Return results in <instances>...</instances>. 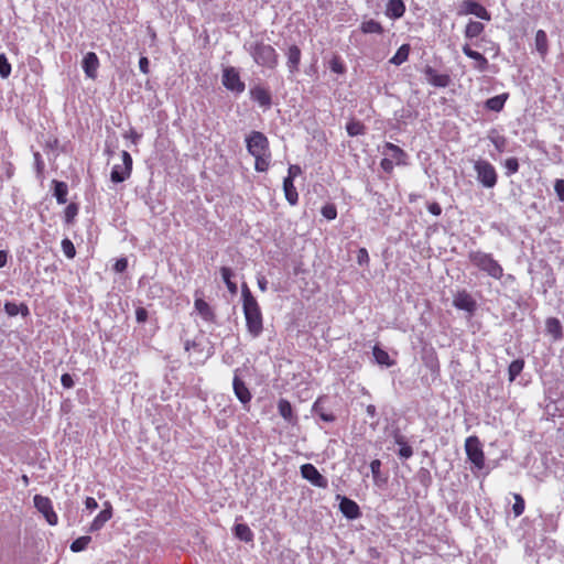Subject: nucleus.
<instances>
[{"instance_id":"nucleus-39","label":"nucleus","mask_w":564,"mask_h":564,"mask_svg":"<svg viewBox=\"0 0 564 564\" xmlns=\"http://www.w3.org/2000/svg\"><path fill=\"white\" fill-rule=\"evenodd\" d=\"M365 124L358 120H351L346 126V131L350 137H357L365 133Z\"/></svg>"},{"instance_id":"nucleus-28","label":"nucleus","mask_w":564,"mask_h":564,"mask_svg":"<svg viewBox=\"0 0 564 564\" xmlns=\"http://www.w3.org/2000/svg\"><path fill=\"white\" fill-rule=\"evenodd\" d=\"M234 534L237 539L243 542H252L253 541V532L251 529L245 523H238L234 527Z\"/></svg>"},{"instance_id":"nucleus-31","label":"nucleus","mask_w":564,"mask_h":564,"mask_svg":"<svg viewBox=\"0 0 564 564\" xmlns=\"http://www.w3.org/2000/svg\"><path fill=\"white\" fill-rule=\"evenodd\" d=\"M485 30V25L481 22L470 20L465 28V37L474 39L480 35Z\"/></svg>"},{"instance_id":"nucleus-47","label":"nucleus","mask_w":564,"mask_h":564,"mask_svg":"<svg viewBox=\"0 0 564 564\" xmlns=\"http://www.w3.org/2000/svg\"><path fill=\"white\" fill-rule=\"evenodd\" d=\"M62 249L65 256L69 259H73L76 254V250L73 242L67 238L62 240Z\"/></svg>"},{"instance_id":"nucleus-55","label":"nucleus","mask_w":564,"mask_h":564,"mask_svg":"<svg viewBox=\"0 0 564 564\" xmlns=\"http://www.w3.org/2000/svg\"><path fill=\"white\" fill-rule=\"evenodd\" d=\"M554 191L561 202H564V180H556Z\"/></svg>"},{"instance_id":"nucleus-45","label":"nucleus","mask_w":564,"mask_h":564,"mask_svg":"<svg viewBox=\"0 0 564 564\" xmlns=\"http://www.w3.org/2000/svg\"><path fill=\"white\" fill-rule=\"evenodd\" d=\"M33 156H34V166H35L36 175L39 178H42L43 173H44V167H45L44 161H43L40 152H34Z\"/></svg>"},{"instance_id":"nucleus-54","label":"nucleus","mask_w":564,"mask_h":564,"mask_svg":"<svg viewBox=\"0 0 564 564\" xmlns=\"http://www.w3.org/2000/svg\"><path fill=\"white\" fill-rule=\"evenodd\" d=\"M357 262L360 265L368 264L369 262V254L366 248H360L357 253Z\"/></svg>"},{"instance_id":"nucleus-40","label":"nucleus","mask_w":564,"mask_h":564,"mask_svg":"<svg viewBox=\"0 0 564 564\" xmlns=\"http://www.w3.org/2000/svg\"><path fill=\"white\" fill-rule=\"evenodd\" d=\"M524 367V360L523 359H516L513 360L508 368V375L509 380L513 381L523 370Z\"/></svg>"},{"instance_id":"nucleus-64","label":"nucleus","mask_w":564,"mask_h":564,"mask_svg":"<svg viewBox=\"0 0 564 564\" xmlns=\"http://www.w3.org/2000/svg\"><path fill=\"white\" fill-rule=\"evenodd\" d=\"M139 68H140V70H141L143 74H148V73H149V59H148V57L142 56V57L139 59Z\"/></svg>"},{"instance_id":"nucleus-15","label":"nucleus","mask_w":564,"mask_h":564,"mask_svg":"<svg viewBox=\"0 0 564 564\" xmlns=\"http://www.w3.org/2000/svg\"><path fill=\"white\" fill-rule=\"evenodd\" d=\"M286 66L291 75L295 74L300 69L302 52L295 44L291 45L286 53Z\"/></svg>"},{"instance_id":"nucleus-23","label":"nucleus","mask_w":564,"mask_h":564,"mask_svg":"<svg viewBox=\"0 0 564 564\" xmlns=\"http://www.w3.org/2000/svg\"><path fill=\"white\" fill-rule=\"evenodd\" d=\"M384 149L391 156V160L395 161L397 164H406L408 154L400 147L388 142L386 143Z\"/></svg>"},{"instance_id":"nucleus-53","label":"nucleus","mask_w":564,"mask_h":564,"mask_svg":"<svg viewBox=\"0 0 564 564\" xmlns=\"http://www.w3.org/2000/svg\"><path fill=\"white\" fill-rule=\"evenodd\" d=\"M417 478L420 482L423 484L424 486H429L431 482V474L426 468H421L417 471Z\"/></svg>"},{"instance_id":"nucleus-27","label":"nucleus","mask_w":564,"mask_h":564,"mask_svg":"<svg viewBox=\"0 0 564 564\" xmlns=\"http://www.w3.org/2000/svg\"><path fill=\"white\" fill-rule=\"evenodd\" d=\"M313 412L324 422H334L336 419L332 412L325 409L324 401L321 398L313 404Z\"/></svg>"},{"instance_id":"nucleus-51","label":"nucleus","mask_w":564,"mask_h":564,"mask_svg":"<svg viewBox=\"0 0 564 564\" xmlns=\"http://www.w3.org/2000/svg\"><path fill=\"white\" fill-rule=\"evenodd\" d=\"M329 67L334 73H337V74H343L346 70L344 64L341 63V61L338 57H334L330 61Z\"/></svg>"},{"instance_id":"nucleus-50","label":"nucleus","mask_w":564,"mask_h":564,"mask_svg":"<svg viewBox=\"0 0 564 564\" xmlns=\"http://www.w3.org/2000/svg\"><path fill=\"white\" fill-rule=\"evenodd\" d=\"M241 295H242V304H250L257 302L256 297L250 292L247 283H242L241 285Z\"/></svg>"},{"instance_id":"nucleus-24","label":"nucleus","mask_w":564,"mask_h":564,"mask_svg":"<svg viewBox=\"0 0 564 564\" xmlns=\"http://www.w3.org/2000/svg\"><path fill=\"white\" fill-rule=\"evenodd\" d=\"M112 516V509L109 503H107V508L101 510L98 516L94 519V521L90 524L89 531L95 532L100 530L105 523L111 518Z\"/></svg>"},{"instance_id":"nucleus-2","label":"nucleus","mask_w":564,"mask_h":564,"mask_svg":"<svg viewBox=\"0 0 564 564\" xmlns=\"http://www.w3.org/2000/svg\"><path fill=\"white\" fill-rule=\"evenodd\" d=\"M468 259L475 267L486 272L489 276L497 280L502 278L503 269L490 253H486L480 250L469 251Z\"/></svg>"},{"instance_id":"nucleus-9","label":"nucleus","mask_w":564,"mask_h":564,"mask_svg":"<svg viewBox=\"0 0 564 564\" xmlns=\"http://www.w3.org/2000/svg\"><path fill=\"white\" fill-rule=\"evenodd\" d=\"M34 507L39 512L43 514L48 524L55 525L57 524L58 518L55 511L53 510L52 501L50 498L35 495L33 498Z\"/></svg>"},{"instance_id":"nucleus-63","label":"nucleus","mask_w":564,"mask_h":564,"mask_svg":"<svg viewBox=\"0 0 564 564\" xmlns=\"http://www.w3.org/2000/svg\"><path fill=\"white\" fill-rule=\"evenodd\" d=\"M380 165L384 172L390 173L393 170V160L384 158Z\"/></svg>"},{"instance_id":"nucleus-57","label":"nucleus","mask_w":564,"mask_h":564,"mask_svg":"<svg viewBox=\"0 0 564 564\" xmlns=\"http://www.w3.org/2000/svg\"><path fill=\"white\" fill-rule=\"evenodd\" d=\"M135 318L138 323H145L148 319V311L144 307H138L135 311Z\"/></svg>"},{"instance_id":"nucleus-36","label":"nucleus","mask_w":564,"mask_h":564,"mask_svg":"<svg viewBox=\"0 0 564 564\" xmlns=\"http://www.w3.org/2000/svg\"><path fill=\"white\" fill-rule=\"evenodd\" d=\"M372 354H373L376 361L379 365L387 366V367H390L393 365V361L390 359L389 354L386 350H383L382 348H380L378 345H376L373 347Z\"/></svg>"},{"instance_id":"nucleus-35","label":"nucleus","mask_w":564,"mask_h":564,"mask_svg":"<svg viewBox=\"0 0 564 564\" xmlns=\"http://www.w3.org/2000/svg\"><path fill=\"white\" fill-rule=\"evenodd\" d=\"M4 311L9 316H15L19 313H21L23 316L29 315V307L25 304L18 305L13 302H6Z\"/></svg>"},{"instance_id":"nucleus-52","label":"nucleus","mask_w":564,"mask_h":564,"mask_svg":"<svg viewBox=\"0 0 564 564\" xmlns=\"http://www.w3.org/2000/svg\"><path fill=\"white\" fill-rule=\"evenodd\" d=\"M380 468H381V462L379 459H373L370 463L371 474H372L373 480L376 482H378L379 477H380Z\"/></svg>"},{"instance_id":"nucleus-30","label":"nucleus","mask_w":564,"mask_h":564,"mask_svg":"<svg viewBox=\"0 0 564 564\" xmlns=\"http://www.w3.org/2000/svg\"><path fill=\"white\" fill-rule=\"evenodd\" d=\"M508 99V94L498 95L486 100L485 107L488 110L499 112L503 109L505 102Z\"/></svg>"},{"instance_id":"nucleus-21","label":"nucleus","mask_w":564,"mask_h":564,"mask_svg":"<svg viewBox=\"0 0 564 564\" xmlns=\"http://www.w3.org/2000/svg\"><path fill=\"white\" fill-rule=\"evenodd\" d=\"M194 305H195V310L202 316L203 319H205L206 322H215L216 315H215L213 308L209 306V304L205 300L197 297L195 300Z\"/></svg>"},{"instance_id":"nucleus-62","label":"nucleus","mask_w":564,"mask_h":564,"mask_svg":"<svg viewBox=\"0 0 564 564\" xmlns=\"http://www.w3.org/2000/svg\"><path fill=\"white\" fill-rule=\"evenodd\" d=\"M393 438H394V443L400 446L405 445V443H408L405 436L402 435L399 430L393 431Z\"/></svg>"},{"instance_id":"nucleus-18","label":"nucleus","mask_w":564,"mask_h":564,"mask_svg":"<svg viewBox=\"0 0 564 564\" xmlns=\"http://www.w3.org/2000/svg\"><path fill=\"white\" fill-rule=\"evenodd\" d=\"M99 67V59L94 52L87 53L83 58V69L88 78L95 79L97 69Z\"/></svg>"},{"instance_id":"nucleus-13","label":"nucleus","mask_w":564,"mask_h":564,"mask_svg":"<svg viewBox=\"0 0 564 564\" xmlns=\"http://www.w3.org/2000/svg\"><path fill=\"white\" fill-rule=\"evenodd\" d=\"M453 304H454V306L456 308L463 310V311H466V312H469V313H473L476 310V307H477L476 301L465 290L458 292L454 296Z\"/></svg>"},{"instance_id":"nucleus-26","label":"nucleus","mask_w":564,"mask_h":564,"mask_svg":"<svg viewBox=\"0 0 564 564\" xmlns=\"http://www.w3.org/2000/svg\"><path fill=\"white\" fill-rule=\"evenodd\" d=\"M293 182L294 181H292L291 177H285L283 181V191H284L286 200L291 205H296V203L299 200V194H297V191H296Z\"/></svg>"},{"instance_id":"nucleus-1","label":"nucleus","mask_w":564,"mask_h":564,"mask_svg":"<svg viewBox=\"0 0 564 564\" xmlns=\"http://www.w3.org/2000/svg\"><path fill=\"white\" fill-rule=\"evenodd\" d=\"M243 48L250 54L253 62L268 69H275L279 65V54L276 50L265 43L263 40H256L249 43H245Z\"/></svg>"},{"instance_id":"nucleus-16","label":"nucleus","mask_w":564,"mask_h":564,"mask_svg":"<svg viewBox=\"0 0 564 564\" xmlns=\"http://www.w3.org/2000/svg\"><path fill=\"white\" fill-rule=\"evenodd\" d=\"M337 499L340 500L339 509L346 518L357 519L358 517H360V508L354 500L347 497H341L339 495L337 496Z\"/></svg>"},{"instance_id":"nucleus-14","label":"nucleus","mask_w":564,"mask_h":564,"mask_svg":"<svg viewBox=\"0 0 564 564\" xmlns=\"http://www.w3.org/2000/svg\"><path fill=\"white\" fill-rule=\"evenodd\" d=\"M250 98L264 108H270L272 105V97L270 91L260 85H257L250 89Z\"/></svg>"},{"instance_id":"nucleus-5","label":"nucleus","mask_w":564,"mask_h":564,"mask_svg":"<svg viewBox=\"0 0 564 564\" xmlns=\"http://www.w3.org/2000/svg\"><path fill=\"white\" fill-rule=\"evenodd\" d=\"M246 147L250 155H259L270 152L269 140L267 135L260 131H251L246 138Z\"/></svg>"},{"instance_id":"nucleus-42","label":"nucleus","mask_w":564,"mask_h":564,"mask_svg":"<svg viewBox=\"0 0 564 564\" xmlns=\"http://www.w3.org/2000/svg\"><path fill=\"white\" fill-rule=\"evenodd\" d=\"M519 161L517 158H509L505 161L506 175L510 176L519 171Z\"/></svg>"},{"instance_id":"nucleus-44","label":"nucleus","mask_w":564,"mask_h":564,"mask_svg":"<svg viewBox=\"0 0 564 564\" xmlns=\"http://www.w3.org/2000/svg\"><path fill=\"white\" fill-rule=\"evenodd\" d=\"M11 74V64L4 54H0V76L8 78Z\"/></svg>"},{"instance_id":"nucleus-25","label":"nucleus","mask_w":564,"mask_h":564,"mask_svg":"<svg viewBox=\"0 0 564 564\" xmlns=\"http://www.w3.org/2000/svg\"><path fill=\"white\" fill-rule=\"evenodd\" d=\"M53 194L58 204L63 205L67 202L68 186L65 182L53 180Z\"/></svg>"},{"instance_id":"nucleus-6","label":"nucleus","mask_w":564,"mask_h":564,"mask_svg":"<svg viewBox=\"0 0 564 564\" xmlns=\"http://www.w3.org/2000/svg\"><path fill=\"white\" fill-rule=\"evenodd\" d=\"M465 451L468 459L478 469H482L485 466V455L481 448V444L477 436H469L465 442Z\"/></svg>"},{"instance_id":"nucleus-33","label":"nucleus","mask_w":564,"mask_h":564,"mask_svg":"<svg viewBox=\"0 0 564 564\" xmlns=\"http://www.w3.org/2000/svg\"><path fill=\"white\" fill-rule=\"evenodd\" d=\"M220 273H221V278L228 289V291L231 293V294H236L237 291H238V286L237 284L231 280L232 276H234V272L230 268L228 267H221L220 269Z\"/></svg>"},{"instance_id":"nucleus-19","label":"nucleus","mask_w":564,"mask_h":564,"mask_svg":"<svg viewBox=\"0 0 564 564\" xmlns=\"http://www.w3.org/2000/svg\"><path fill=\"white\" fill-rule=\"evenodd\" d=\"M463 53L476 62L475 68L479 72H486L489 67L488 59L479 52L471 50L468 44L463 46Z\"/></svg>"},{"instance_id":"nucleus-22","label":"nucleus","mask_w":564,"mask_h":564,"mask_svg":"<svg viewBox=\"0 0 564 564\" xmlns=\"http://www.w3.org/2000/svg\"><path fill=\"white\" fill-rule=\"evenodd\" d=\"M405 12V4L402 0H389L386 8V14L391 19H400Z\"/></svg>"},{"instance_id":"nucleus-43","label":"nucleus","mask_w":564,"mask_h":564,"mask_svg":"<svg viewBox=\"0 0 564 564\" xmlns=\"http://www.w3.org/2000/svg\"><path fill=\"white\" fill-rule=\"evenodd\" d=\"M78 205L75 204V203H70L66 208H65V223L66 224H73L75 217L77 216L78 214Z\"/></svg>"},{"instance_id":"nucleus-8","label":"nucleus","mask_w":564,"mask_h":564,"mask_svg":"<svg viewBox=\"0 0 564 564\" xmlns=\"http://www.w3.org/2000/svg\"><path fill=\"white\" fill-rule=\"evenodd\" d=\"M221 82L228 90H231L236 94H241L245 91L246 85L240 79L239 72L232 66L224 68Z\"/></svg>"},{"instance_id":"nucleus-20","label":"nucleus","mask_w":564,"mask_h":564,"mask_svg":"<svg viewBox=\"0 0 564 564\" xmlns=\"http://www.w3.org/2000/svg\"><path fill=\"white\" fill-rule=\"evenodd\" d=\"M545 329L549 335L553 337L555 341L561 340L564 337L563 327L558 318L549 317L545 321Z\"/></svg>"},{"instance_id":"nucleus-34","label":"nucleus","mask_w":564,"mask_h":564,"mask_svg":"<svg viewBox=\"0 0 564 564\" xmlns=\"http://www.w3.org/2000/svg\"><path fill=\"white\" fill-rule=\"evenodd\" d=\"M360 30L365 34H382L384 31L383 26L378 21L372 19L364 21L360 25Z\"/></svg>"},{"instance_id":"nucleus-58","label":"nucleus","mask_w":564,"mask_h":564,"mask_svg":"<svg viewBox=\"0 0 564 564\" xmlns=\"http://www.w3.org/2000/svg\"><path fill=\"white\" fill-rule=\"evenodd\" d=\"M62 386L66 389H70L74 387V380L69 373H64L61 377Z\"/></svg>"},{"instance_id":"nucleus-59","label":"nucleus","mask_w":564,"mask_h":564,"mask_svg":"<svg viewBox=\"0 0 564 564\" xmlns=\"http://www.w3.org/2000/svg\"><path fill=\"white\" fill-rule=\"evenodd\" d=\"M128 267V261L126 258L118 259L113 265L116 272H123Z\"/></svg>"},{"instance_id":"nucleus-60","label":"nucleus","mask_w":564,"mask_h":564,"mask_svg":"<svg viewBox=\"0 0 564 564\" xmlns=\"http://www.w3.org/2000/svg\"><path fill=\"white\" fill-rule=\"evenodd\" d=\"M301 173L302 169L300 165H290L286 177H291V180L294 181V178L299 176Z\"/></svg>"},{"instance_id":"nucleus-17","label":"nucleus","mask_w":564,"mask_h":564,"mask_svg":"<svg viewBox=\"0 0 564 564\" xmlns=\"http://www.w3.org/2000/svg\"><path fill=\"white\" fill-rule=\"evenodd\" d=\"M427 82L435 86L445 88L451 84V77L447 74H438L433 67L427 66L424 70Z\"/></svg>"},{"instance_id":"nucleus-4","label":"nucleus","mask_w":564,"mask_h":564,"mask_svg":"<svg viewBox=\"0 0 564 564\" xmlns=\"http://www.w3.org/2000/svg\"><path fill=\"white\" fill-rule=\"evenodd\" d=\"M477 181L486 188H492L497 184L498 175L495 166L486 160H477L474 164Z\"/></svg>"},{"instance_id":"nucleus-61","label":"nucleus","mask_w":564,"mask_h":564,"mask_svg":"<svg viewBox=\"0 0 564 564\" xmlns=\"http://www.w3.org/2000/svg\"><path fill=\"white\" fill-rule=\"evenodd\" d=\"M429 212L434 216H440L442 214V207L438 203L433 202L427 205Z\"/></svg>"},{"instance_id":"nucleus-56","label":"nucleus","mask_w":564,"mask_h":564,"mask_svg":"<svg viewBox=\"0 0 564 564\" xmlns=\"http://www.w3.org/2000/svg\"><path fill=\"white\" fill-rule=\"evenodd\" d=\"M398 454L401 458L408 459L413 455V449L408 443H405V445L400 446Z\"/></svg>"},{"instance_id":"nucleus-49","label":"nucleus","mask_w":564,"mask_h":564,"mask_svg":"<svg viewBox=\"0 0 564 564\" xmlns=\"http://www.w3.org/2000/svg\"><path fill=\"white\" fill-rule=\"evenodd\" d=\"M514 503L512 506V510L516 517H519L524 511V500L520 495H514Z\"/></svg>"},{"instance_id":"nucleus-41","label":"nucleus","mask_w":564,"mask_h":564,"mask_svg":"<svg viewBox=\"0 0 564 564\" xmlns=\"http://www.w3.org/2000/svg\"><path fill=\"white\" fill-rule=\"evenodd\" d=\"M90 541H91V538L89 535L80 536V538H78V539H76L75 541L72 542L70 550L73 552L84 551L87 547V545L89 544Z\"/></svg>"},{"instance_id":"nucleus-11","label":"nucleus","mask_w":564,"mask_h":564,"mask_svg":"<svg viewBox=\"0 0 564 564\" xmlns=\"http://www.w3.org/2000/svg\"><path fill=\"white\" fill-rule=\"evenodd\" d=\"M300 469L302 477L313 486L322 489H326L328 487L327 478L324 477L313 464L306 463L302 465Z\"/></svg>"},{"instance_id":"nucleus-12","label":"nucleus","mask_w":564,"mask_h":564,"mask_svg":"<svg viewBox=\"0 0 564 564\" xmlns=\"http://www.w3.org/2000/svg\"><path fill=\"white\" fill-rule=\"evenodd\" d=\"M232 388H234L235 395L243 405L248 404L251 401V398H252L251 392L249 391L245 381L240 378L239 369L235 370V376L232 379Z\"/></svg>"},{"instance_id":"nucleus-7","label":"nucleus","mask_w":564,"mask_h":564,"mask_svg":"<svg viewBox=\"0 0 564 564\" xmlns=\"http://www.w3.org/2000/svg\"><path fill=\"white\" fill-rule=\"evenodd\" d=\"M122 164H116L110 173L112 183H122L130 177L132 172V158L129 152L122 151Z\"/></svg>"},{"instance_id":"nucleus-38","label":"nucleus","mask_w":564,"mask_h":564,"mask_svg":"<svg viewBox=\"0 0 564 564\" xmlns=\"http://www.w3.org/2000/svg\"><path fill=\"white\" fill-rule=\"evenodd\" d=\"M254 162V169L258 172H265L269 169L270 160H271V152L264 153V155L259 154L253 156Z\"/></svg>"},{"instance_id":"nucleus-37","label":"nucleus","mask_w":564,"mask_h":564,"mask_svg":"<svg viewBox=\"0 0 564 564\" xmlns=\"http://www.w3.org/2000/svg\"><path fill=\"white\" fill-rule=\"evenodd\" d=\"M278 411L279 414L286 420L288 422H291L293 419V410L291 403L285 399H280L278 402Z\"/></svg>"},{"instance_id":"nucleus-48","label":"nucleus","mask_w":564,"mask_h":564,"mask_svg":"<svg viewBox=\"0 0 564 564\" xmlns=\"http://www.w3.org/2000/svg\"><path fill=\"white\" fill-rule=\"evenodd\" d=\"M321 213L328 220H333L337 217V209L333 204L323 206Z\"/></svg>"},{"instance_id":"nucleus-32","label":"nucleus","mask_w":564,"mask_h":564,"mask_svg":"<svg viewBox=\"0 0 564 564\" xmlns=\"http://www.w3.org/2000/svg\"><path fill=\"white\" fill-rule=\"evenodd\" d=\"M409 54H410V45L403 44L398 48L395 54L390 58L389 63L399 66V65L403 64L405 61H408Z\"/></svg>"},{"instance_id":"nucleus-10","label":"nucleus","mask_w":564,"mask_h":564,"mask_svg":"<svg viewBox=\"0 0 564 564\" xmlns=\"http://www.w3.org/2000/svg\"><path fill=\"white\" fill-rule=\"evenodd\" d=\"M457 13H458V15L474 14L477 18L485 20V21L491 20V15L487 11V9L482 4L477 2L476 0H464L460 3Z\"/></svg>"},{"instance_id":"nucleus-3","label":"nucleus","mask_w":564,"mask_h":564,"mask_svg":"<svg viewBox=\"0 0 564 564\" xmlns=\"http://www.w3.org/2000/svg\"><path fill=\"white\" fill-rule=\"evenodd\" d=\"M242 310L248 333L253 338H258L263 330V318L258 302L242 304Z\"/></svg>"},{"instance_id":"nucleus-46","label":"nucleus","mask_w":564,"mask_h":564,"mask_svg":"<svg viewBox=\"0 0 564 564\" xmlns=\"http://www.w3.org/2000/svg\"><path fill=\"white\" fill-rule=\"evenodd\" d=\"M489 139L498 152H503L506 150V147H507L506 137L497 134L494 137H489Z\"/></svg>"},{"instance_id":"nucleus-29","label":"nucleus","mask_w":564,"mask_h":564,"mask_svg":"<svg viewBox=\"0 0 564 564\" xmlns=\"http://www.w3.org/2000/svg\"><path fill=\"white\" fill-rule=\"evenodd\" d=\"M535 48L541 55V57H545L549 51V40L545 31L539 30L535 33Z\"/></svg>"}]
</instances>
